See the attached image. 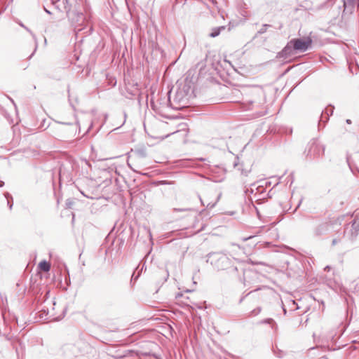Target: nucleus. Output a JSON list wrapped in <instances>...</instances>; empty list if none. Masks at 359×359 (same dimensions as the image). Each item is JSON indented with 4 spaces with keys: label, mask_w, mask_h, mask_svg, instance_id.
<instances>
[{
    "label": "nucleus",
    "mask_w": 359,
    "mask_h": 359,
    "mask_svg": "<svg viewBox=\"0 0 359 359\" xmlns=\"http://www.w3.org/2000/svg\"><path fill=\"white\" fill-rule=\"evenodd\" d=\"M195 74V71L194 70H189L187 72V76H191L193 77Z\"/></svg>",
    "instance_id": "7ed1b4c3"
},
{
    "label": "nucleus",
    "mask_w": 359,
    "mask_h": 359,
    "mask_svg": "<svg viewBox=\"0 0 359 359\" xmlns=\"http://www.w3.org/2000/svg\"><path fill=\"white\" fill-rule=\"evenodd\" d=\"M210 35L212 37H215L218 35V33H212Z\"/></svg>",
    "instance_id": "39448f33"
},
{
    "label": "nucleus",
    "mask_w": 359,
    "mask_h": 359,
    "mask_svg": "<svg viewBox=\"0 0 359 359\" xmlns=\"http://www.w3.org/2000/svg\"><path fill=\"white\" fill-rule=\"evenodd\" d=\"M38 267L41 271L48 272L50 269V264L46 261H41Z\"/></svg>",
    "instance_id": "f03ea898"
},
{
    "label": "nucleus",
    "mask_w": 359,
    "mask_h": 359,
    "mask_svg": "<svg viewBox=\"0 0 359 359\" xmlns=\"http://www.w3.org/2000/svg\"><path fill=\"white\" fill-rule=\"evenodd\" d=\"M312 40L310 37L292 39L285 47V50L292 48L294 50L306 51L311 45Z\"/></svg>",
    "instance_id": "f257e3e1"
},
{
    "label": "nucleus",
    "mask_w": 359,
    "mask_h": 359,
    "mask_svg": "<svg viewBox=\"0 0 359 359\" xmlns=\"http://www.w3.org/2000/svg\"><path fill=\"white\" fill-rule=\"evenodd\" d=\"M73 121H74V118H72L71 120H69L67 121H63V122H61V123H63V124L70 125V124L72 123Z\"/></svg>",
    "instance_id": "20e7f679"
},
{
    "label": "nucleus",
    "mask_w": 359,
    "mask_h": 359,
    "mask_svg": "<svg viewBox=\"0 0 359 359\" xmlns=\"http://www.w3.org/2000/svg\"><path fill=\"white\" fill-rule=\"evenodd\" d=\"M359 1V0H358Z\"/></svg>",
    "instance_id": "423d86ee"
}]
</instances>
